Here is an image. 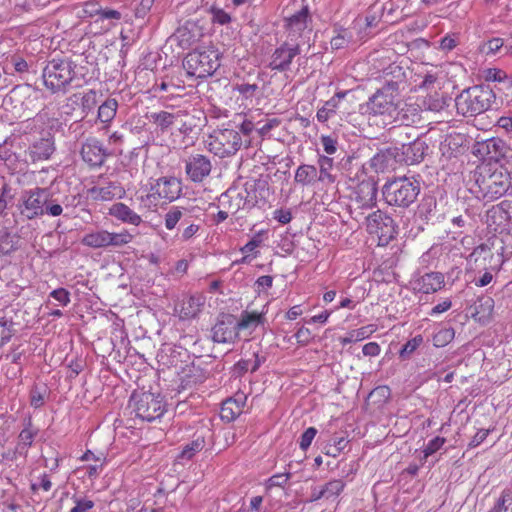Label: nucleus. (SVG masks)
<instances>
[{
	"mask_svg": "<svg viewBox=\"0 0 512 512\" xmlns=\"http://www.w3.org/2000/svg\"><path fill=\"white\" fill-rule=\"evenodd\" d=\"M446 65L435 66L423 76L417 87L418 106L421 109L439 112L447 106V94L444 85L448 76Z\"/></svg>",
	"mask_w": 512,
	"mask_h": 512,
	"instance_id": "1",
	"label": "nucleus"
},
{
	"mask_svg": "<svg viewBox=\"0 0 512 512\" xmlns=\"http://www.w3.org/2000/svg\"><path fill=\"white\" fill-rule=\"evenodd\" d=\"M475 182L482 199L490 202L507 193L511 187V175L502 165L494 170L485 166L480 168Z\"/></svg>",
	"mask_w": 512,
	"mask_h": 512,
	"instance_id": "2",
	"label": "nucleus"
},
{
	"mask_svg": "<svg viewBox=\"0 0 512 512\" xmlns=\"http://www.w3.org/2000/svg\"><path fill=\"white\" fill-rule=\"evenodd\" d=\"M495 100L492 89L484 85H475L464 89L456 98L457 113L464 117H473L489 109Z\"/></svg>",
	"mask_w": 512,
	"mask_h": 512,
	"instance_id": "3",
	"label": "nucleus"
},
{
	"mask_svg": "<svg viewBox=\"0 0 512 512\" xmlns=\"http://www.w3.org/2000/svg\"><path fill=\"white\" fill-rule=\"evenodd\" d=\"M76 65L69 59H52L42 71L45 88L52 93L64 91L75 77Z\"/></svg>",
	"mask_w": 512,
	"mask_h": 512,
	"instance_id": "4",
	"label": "nucleus"
},
{
	"mask_svg": "<svg viewBox=\"0 0 512 512\" xmlns=\"http://www.w3.org/2000/svg\"><path fill=\"white\" fill-rule=\"evenodd\" d=\"M183 66L189 76L206 78L220 66L219 52L212 46L196 49L187 54Z\"/></svg>",
	"mask_w": 512,
	"mask_h": 512,
	"instance_id": "5",
	"label": "nucleus"
},
{
	"mask_svg": "<svg viewBox=\"0 0 512 512\" xmlns=\"http://www.w3.org/2000/svg\"><path fill=\"white\" fill-rule=\"evenodd\" d=\"M419 192V183L407 177L393 179L383 186L385 201L398 207L410 206L417 199Z\"/></svg>",
	"mask_w": 512,
	"mask_h": 512,
	"instance_id": "6",
	"label": "nucleus"
},
{
	"mask_svg": "<svg viewBox=\"0 0 512 512\" xmlns=\"http://www.w3.org/2000/svg\"><path fill=\"white\" fill-rule=\"evenodd\" d=\"M283 14L288 37L292 40L302 37L306 30L311 32L309 26L312 17L305 0H291L283 9Z\"/></svg>",
	"mask_w": 512,
	"mask_h": 512,
	"instance_id": "7",
	"label": "nucleus"
},
{
	"mask_svg": "<svg viewBox=\"0 0 512 512\" xmlns=\"http://www.w3.org/2000/svg\"><path fill=\"white\" fill-rule=\"evenodd\" d=\"M130 407L137 418L147 422L161 418L166 411L163 397L151 392L133 393Z\"/></svg>",
	"mask_w": 512,
	"mask_h": 512,
	"instance_id": "8",
	"label": "nucleus"
},
{
	"mask_svg": "<svg viewBox=\"0 0 512 512\" xmlns=\"http://www.w3.org/2000/svg\"><path fill=\"white\" fill-rule=\"evenodd\" d=\"M253 195L251 191L246 188L244 192H237L236 190H227L220 197V203L228 208L232 213H236L240 209H251L259 203L256 192L259 191L260 200L264 201L266 194H268L267 184L259 181L252 185Z\"/></svg>",
	"mask_w": 512,
	"mask_h": 512,
	"instance_id": "9",
	"label": "nucleus"
},
{
	"mask_svg": "<svg viewBox=\"0 0 512 512\" xmlns=\"http://www.w3.org/2000/svg\"><path fill=\"white\" fill-rule=\"evenodd\" d=\"M251 130H212L206 144L215 155L223 158L235 154L242 145V135L248 136Z\"/></svg>",
	"mask_w": 512,
	"mask_h": 512,
	"instance_id": "10",
	"label": "nucleus"
},
{
	"mask_svg": "<svg viewBox=\"0 0 512 512\" xmlns=\"http://www.w3.org/2000/svg\"><path fill=\"white\" fill-rule=\"evenodd\" d=\"M181 191L180 180L175 177H162L151 184L149 191L142 195L140 199L146 207L157 206L160 200L169 202L176 200Z\"/></svg>",
	"mask_w": 512,
	"mask_h": 512,
	"instance_id": "11",
	"label": "nucleus"
},
{
	"mask_svg": "<svg viewBox=\"0 0 512 512\" xmlns=\"http://www.w3.org/2000/svg\"><path fill=\"white\" fill-rule=\"evenodd\" d=\"M133 238L134 236L126 229L120 232L98 229L86 233L81 239V243L92 249L117 248L129 244Z\"/></svg>",
	"mask_w": 512,
	"mask_h": 512,
	"instance_id": "12",
	"label": "nucleus"
},
{
	"mask_svg": "<svg viewBox=\"0 0 512 512\" xmlns=\"http://www.w3.org/2000/svg\"><path fill=\"white\" fill-rule=\"evenodd\" d=\"M398 97V83L393 81L388 82L369 98L366 104V111L374 115L389 113L396 107Z\"/></svg>",
	"mask_w": 512,
	"mask_h": 512,
	"instance_id": "13",
	"label": "nucleus"
},
{
	"mask_svg": "<svg viewBox=\"0 0 512 512\" xmlns=\"http://www.w3.org/2000/svg\"><path fill=\"white\" fill-rule=\"evenodd\" d=\"M51 197L47 188H33L25 190L20 198V213L31 220L45 214V204Z\"/></svg>",
	"mask_w": 512,
	"mask_h": 512,
	"instance_id": "14",
	"label": "nucleus"
},
{
	"mask_svg": "<svg viewBox=\"0 0 512 512\" xmlns=\"http://www.w3.org/2000/svg\"><path fill=\"white\" fill-rule=\"evenodd\" d=\"M473 154L483 160L499 163L511 157L512 150L502 139L491 137L477 141L473 148Z\"/></svg>",
	"mask_w": 512,
	"mask_h": 512,
	"instance_id": "15",
	"label": "nucleus"
},
{
	"mask_svg": "<svg viewBox=\"0 0 512 512\" xmlns=\"http://www.w3.org/2000/svg\"><path fill=\"white\" fill-rule=\"evenodd\" d=\"M356 176L358 182L355 186L350 184V187L354 188V201L360 208H372L376 205L377 199V186L373 179L367 178L363 169L358 168Z\"/></svg>",
	"mask_w": 512,
	"mask_h": 512,
	"instance_id": "16",
	"label": "nucleus"
},
{
	"mask_svg": "<svg viewBox=\"0 0 512 512\" xmlns=\"http://www.w3.org/2000/svg\"><path fill=\"white\" fill-rule=\"evenodd\" d=\"M367 229L369 233L375 234L382 244H387L397 234L394 220L380 210L367 217Z\"/></svg>",
	"mask_w": 512,
	"mask_h": 512,
	"instance_id": "17",
	"label": "nucleus"
},
{
	"mask_svg": "<svg viewBox=\"0 0 512 512\" xmlns=\"http://www.w3.org/2000/svg\"><path fill=\"white\" fill-rule=\"evenodd\" d=\"M299 54V44L289 45L288 43H284L273 52L269 67L272 70L286 71L289 69L292 60Z\"/></svg>",
	"mask_w": 512,
	"mask_h": 512,
	"instance_id": "18",
	"label": "nucleus"
},
{
	"mask_svg": "<svg viewBox=\"0 0 512 512\" xmlns=\"http://www.w3.org/2000/svg\"><path fill=\"white\" fill-rule=\"evenodd\" d=\"M410 283L414 291L430 294L441 290L444 286L445 280L442 273L429 272L413 279Z\"/></svg>",
	"mask_w": 512,
	"mask_h": 512,
	"instance_id": "19",
	"label": "nucleus"
},
{
	"mask_svg": "<svg viewBox=\"0 0 512 512\" xmlns=\"http://www.w3.org/2000/svg\"><path fill=\"white\" fill-rule=\"evenodd\" d=\"M211 168L210 160L200 154L189 157L185 166L186 173L193 182L203 181L210 174Z\"/></svg>",
	"mask_w": 512,
	"mask_h": 512,
	"instance_id": "20",
	"label": "nucleus"
},
{
	"mask_svg": "<svg viewBox=\"0 0 512 512\" xmlns=\"http://www.w3.org/2000/svg\"><path fill=\"white\" fill-rule=\"evenodd\" d=\"M247 397L244 393H237L226 399L221 406L220 417L223 421L232 422L240 416L246 405Z\"/></svg>",
	"mask_w": 512,
	"mask_h": 512,
	"instance_id": "21",
	"label": "nucleus"
},
{
	"mask_svg": "<svg viewBox=\"0 0 512 512\" xmlns=\"http://www.w3.org/2000/svg\"><path fill=\"white\" fill-rule=\"evenodd\" d=\"M212 340L217 343H232L238 336L237 326L231 317L218 321L211 330Z\"/></svg>",
	"mask_w": 512,
	"mask_h": 512,
	"instance_id": "22",
	"label": "nucleus"
},
{
	"mask_svg": "<svg viewBox=\"0 0 512 512\" xmlns=\"http://www.w3.org/2000/svg\"><path fill=\"white\" fill-rule=\"evenodd\" d=\"M19 248V237L12 234L7 228L0 230V268L8 263L12 254Z\"/></svg>",
	"mask_w": 512,
	"mask_h": 512,
	"instance_id": "23",
	"label": "nucleus"
},
{
	"mask_svg": "<svg viewBox=\"0 0 512 512\" xmlns=\"http://www.w3.org/2000/svg\"><path fill=\"white\" fill-rule=\"evenodd\" d=\"M108 214L125 224L138 226L142 223V217L122 202L112 204Z\"/></svg>",
	"mask_w": 512,
	"mask_h": 512,
	"instance_id": "24",
	"label": "nucleus"
},
{
	"mask_svg": "<svg viewBox=\"0 0 512 512\" xmlns=\"http://www.w3.org/2000/svg\"><path fill=\"white\" fill-rule=\"evenodd\" d=\"M123 194L122 187L114 182L104 186H94L88 190V197L94 201H110L116 197L120 198Z\"/></svg>",
	"mask_w": 512,
	"mask_h": 512,
	"instance_id": "25",
	"label": "nucleus"
},
{
	"mask_svg": "<svg viewBox=\"0 0 512 512\" xmlns=\"http://www.w3.org/2000/svg\"><path fill=\"white\" fill-rule=\"evenodd\" d=\"M205 299L202 295H192L184 299L180 304L179 317L191 319L196 317L204 305Z\"/></svg>",
	"mask_w": 512,
	"mask_h": 512,
	"instance_id": "26",
	"label": "nucleus"
},
{
	"mask_svg": "<svg viewBox=\"0 0 512 512\" xmlns=\"http://www.w3.org/2000/svg\"><path fill=\"white\" fill-rule=\"evenodd\" d=\"M206 436L203 434H197L194 438L187 443L177 456L179 461L191 460L198 452L202 451L206 446Z\"/></svg>",
	"mask_w": 512,
	"mask_h": 512,
	"instance_id": "27",
	"label": "nucleus"
},
{
	"mask_svg": "<svg viewBox=\"0 0 512 512\" xmlns=\"http://www.w3.org/2000/svg\"><path fill=\"white\" fill-rule=\"evenodd\" d=\"M37 429H34L31 420H28L25 427L21 430L18 436V443L16 445V453L26 455L28 448L32 445Z\"/></svg>",
	"mask_w": 512,
	"mask_h": 512,
	"instance_id": "28",
	"label": "nucleus"
},
{
	"mask_svg": "<svg viewBox=\"0 0 512 512\" xmlns=\"http://www.w3.org/2000/svg\"><path fill=\"white\" fill-rule=\"evenodd\" d=\"M346 92H338L331 99L325 102V104L317 111V119L320 123L324 124L336 114L338 101L344 98Z\"/></svg>",
	"mask_w": 512,
	"mask_h": 512,
	"instance_id": "29",
	"label": "nucleus"
},
{
	"mask_svg": "<svg viewBox=\"0 0 512 512\" xmlns=\"http://www.w3.org/2000/svg\"><path fill=\"white\" fill-rule=\"evenodd\" d=\"M188 216H190L188 208L172 206L164 216L165 227L173 230L181 220L186 221Z\"/></svg>",
	"mask_w": 512,
	"mask_h": 512,
	"instance_id": "30",
	"label": "nucleus"
},
{
	"mask_svg": "<svg viewBox=\"0 0 512 512\" xmlns=\"http://www.w3.org/2000/svg\"><path fill=\"white\" fill-rule=\"evenodd\" d=\"M317 177L318 171L315 166L303 164L297 168L294 179L295 182L306 186L316 181Z\"/></svg>",
	"mask_w": 512,
	"mask_h": 512,
	"instance_id": "31",
	"label": "nucleus"
},
{
	"mask_svg": "<svg viewBox=\"0 0 512 512\" xmlns=\"http://www.w3.org/2000/svg\"><path fill=\"white\" fill-rule=\"evenodd\" d=\"M263 314L258 312H243L239 322L235 323L238 332L245 329H255L263 323Z\"/></svg>",
	"mask_w": 512,
	"mask_h": 512,
	"instance_id": "32",
	"label": "nucleus"
},
{
	"mask_svg": "<svg viewBox=\"0 0 512 512\" xmlns=\"http://www.w3.org/2000/svg\"><path fill=\"white\" fill-rule=\"evenodd\" d=\"M82 157L85 162L92 166H99L102 164L104 156L101 149L94 144H85L81 151Z\"/></svg>",
	"mask_w": 512,
	"mask_h": 512,
	"instance_id": "33",
	"label": "nucleus"
},
{
	"mask_svg": "<svg viewBox=\"0 0 512 512\" xmlns=\"http://www.w3.org/2000/svg\"><path fill=\"white\" fill-rule=\"evenodd\" d=\"M493 310L494 300L491 297H483L480 298L475 305L474 316L477 317L479 321L485 322L492 316Z\"/></svg>",
	"mask_w": 512,
	"mask_h": 512,
	"instance_id": "34",
	"label": "nucleus"
},
{
	"mask_svg": "<svg viewBox=\"0 0 512 512\" xmlns=\"http://www.w3.org/2000/svg\"><path fill=\"white\" fill-rule=\"evenodd\" d=\"M118 103L115 99H107L102 105L98 108V119L102 123L111 122L117 112Z\"/></svg>",
	"mask_w": 512,
	"mask_h": 512,
	"instance_id": "35",
	"label": "nucleus"
},
{
	"mask_svg": "<svg viewBox=\"0 0 512 512\" xmlns=\"http://www.w3.org/2000/svg\"><path fill=\"white\" fill-rule=\"evenodd\" d=\"M319 164V175L317 179L321 182L333 183L335 181L334 176L330 173L333 167V159L327 156H321L318 160Z\"/></svg>",
	"mask_w": 512,
	"mask_h": 512,
	"instance_id": "36",
	"label": "nucleus"
},
{
	"mask_svg": "<svg viewBox=\"0 0 512 512\" xmlns=\"http://www.w3.org/2000/svg\"><path fill=\"white\" fill-rule=\"evenodd\" d=\"M14 333L15 328L12 319L0 315V347L7 343Z\"/></svg>",
	"mask_w": 512,
	"mask_h": 512,
	"instance_id": "37",
	"label": "nucleus"
},
{
	"mask_svg": "<svg viewBox=\"0 0 512 512\" xmlns=\"http://www.w3.org/2000/svg\"><path fill=\"white\" fill-rule=\"evenodd\" d=\"M455 336L453 328H442L433 335V345L435 347H445L448 345Z\"/></svg>",
	"mask_w": 512,
	"mask_h": 512,
	"instance_id": "38",
	"label": "nucleus"
},
{
	"mask_svg": "<svg viewBox=\"0 0 512 512\" xmlns=\"http://www.w3.org/2000/svg\"><path fill=\"white\" fill-rule=\"evenodd\" d=\"M175 115L166 111L158 113H151L148 118L152 124L160 126L161 128H167L174 124Z\"/></svg>",
	"mask_w": 512,
	"mask_h": 512,
	"instance_id": "39",
	"label": "nucleus"
},
{
	"mask_svg": "<svg viewBox=\"0 0 512 512\" xmlns=\"http://www.w3.org/2000/svg\"><path fill=\"white\" fill-rule=\"evenodd\" d=\"M352 41V34L348 29H340L337 34L331 39V47L333 49H342L349 45Z\"/></svg>",
	"mask_w": 512,
	"mask_h": 512,
	"instance_id": "40",
	"label": "nucleus"
},
{
	"mask_svg": "<svg viewBox=\"0 0 512 512\" xmlns=\"http://www.w3.org/2000/svg\"><path fill=\"white\" fill-rule=\"evenodd\" d=\"M345 488V482L341 479H333L323 486L325 498H336Z\"/></svg>",
	"mask_w": 512,
	"mask_h": 512,
	"instance_id": "41",
	"label": "nucleus"
},
{
	"mask_svg": "<svg viewBox=\"0 0 512 512\" xmlns=\"http://www.w3.org/2000/svg\"><path fill=\"white\" fill-rule=\"evenodd\" d=\"M423 343V337L421 335H416L402 347L399 351V356L402 359H408L415 350Z\"/></svg>",
	"mask_w": 512,
	"mask_h": 512,
	"instance_id": "42",
	"label": "nucleus"
},
{
	"mask_svg": "<svg viewBox=\"0 0 512 512\" xmlns=\"http://www.w3.org/2000/svg\"><path fill=\"white\" fill-rule=\"evenodd\" d=\"M466 142H467L466 135L463 133H457V132H454L453 134H450L449 136H447L444 141L445 145H447L453 151H456L457 149L466 145Z\"/></svg>",
	"mask_w": 512,
	"mask_h": 512,
	"instance_id": "43",
	"label": "nucleus"
},
{
	"mask_svg": "<svg viewBox=\"0 0 512 512\" xmlns=\"http://www.w3.org/2000/svg\"><path fill=\"white\" fill-rule=\"evenodd\" d=\"M72 500L75 505L71 508L70 512H88L95 505L92 500L85 497L74 496Z\"/></svg>",
	"mask_w": 512,
	"mask_h": 512,
	"instance_id": "44",
	"label": "nucleus"
},
{
	"mask_svg": "<svg viewBox=\"0 0 512 512\" xmlns=\"http://www.w3.org/2000/svg\"><path fill=\"white\" fill-rule=\"evenodd\" d=\"M101 5L97 0H88L82 4V14L85 17L99 16Z\"/></svg>",
	"mask_w": 512,
	"mask_h": 512,
	"instance_id": "45",
	"label": "nucleus"
},
{
	"mask_svg": "<svg viewBox=\"0 0 512 512\" xmlns=\"http://www.w3.org/2000/svg\"><path fill=\"white\" fill-rule=\"evenodd\" d=\"M483 77L487 82H502L507 78V74L498 68H488L484 70Z\"/></svg>",
	"mask_w": 512,
	"mask_h": 512,
	"instance_id": "46",
	"label": "nucleus"
},
{
	"mask_svg": "<svg viewBox=\"0 0 512 512\" xmlns=\"http://www.w3.org/2000/svg\"><path fill=\"white\" fill-rule=\"evenodd\" d=\"M212 22L219 25H227L231 22L232 18L229 13L221 8H211Z\"/></svg>",
	"mask_w": 512,
	"mask_h": 512,
	"instance_id": "47",
	"label": "nucleus"
},
{
	"mask_svg": "<svg viewBox=\"0 0 512 512\" xmlns=\"http://www.w3.org/2000/svg\"><path fill=\"white\" fill-rule=\"evenodd\" d=\"M376 330V325L369 324L358 329L352 330L351 333L352 337L354 336V339H356V341L359 342L369 338Z\"/></svg>",
	"mask_w": 512,
	"mask_h": 512,
	"instance_id": "48",
	"label": "nucleus"
},
{
	"mask_svg": "<svg viewBox=\"0 0 512 512\" xmlns=\"http://www.w3.org/2000/svg\"><path fill=\"white\" fill-rule=\"evenodd\" d=\"M446 442L445 438L443 437H435L432 440H430L425 448L423 449L424 458H428L430 455L437 452Z\"/></svg>",
	"mask_w": 512,
	"mask_h": 512,
	"instance_id": "49",
	"label": "nucleus"
},
{
	"mask_svg": "<svg viewBox=\"0 0 512 512\" xmlns=\"http://www.w3.org/2000/svg\"><path fill=\"white\" fill-rule=\"evenodd\" d=\"M35 153L44 158H48L54 151L53 143L49 139H42L34 145Z\"/></svg>",
	"mask_w": 512,
	"mask_h": 512,
	"instance_id": "50",
	"label": "nucleus"
},
{
	"mask_svg": "<svg viewBox=\"0 0 512 512\" xmlns=\"http://www.w3.org/2000/svg\"><path fill=\"white\" fill-rule=\"evenodd\" d=\"M316 434H317V429L314 427H309L303 432V434L300 437V441H299V446L303 451H306L310 447Z\"/></svg>",
	"mask_w": 512,
	"mask_h": 512,
	"instance_id": "51",
	"label": "nucleus"
},
{
	"mask_svg": "<svg viewBox=\"0 0 512 512\" xmlns=\"http://www.w3.org/2000/svg\"><path fill=\"white\" fill-rule=\"evenodd\" d=\"M105 457L101 454L95 458V464L88 465L86 474L89 478H96L103 469Z\"/></svg>",
	"mask_w": 512,
	"mask_h": 512,
	"instance_id": "52",
	"label": "nucleus"
},
{
	"mask_svg": "<svg viewBox=\"0 0 512 512\" xmlns=\"http://www.w3.org/2000/svg\"><path fill=\"white\" fill-rule=\"evenodd\" d=\"M49 296L58 301L63 306H67L70 303V293L65 288L55 289L50 292Z\"/></svg>",
	"mask_w": 512,
	"mask_h": 512,
	"instance_id": "53",
	"label": "nucleus"
},
{
	"mask_svg": "<svg viewBox=\"0 0 512 512\" xmlns=\"http://www.w3.org/2000/svg\"><path fill=\"white\" fill-rule=\"evenodd\" d=\"M290 476H291L290 473L275 474V475L271 476L267 482L268 488L284 487V485L290 479Z\"/></svg>",
	"mask_w": 512,
	"mask_h": 512,
	"instance_id": "54",
	"label": "nucleus"
},
{
	"mask_svg": "<svg viewBox=\"0 0 512 512\" xmlns=\"http://www.w3.org/2000/svg\"><path fill=\"white\" fill-rule=\"evenodd\" d=\"M321 144L327 154H334L337 151V140L331 136H322Z\"/></svg>",
	"mask_w": 512,
	"mask_h": 512,
	"instance_id": "55",
	"label": "nucleus"
},
{
	"mask_svg": "<svg viewBox=\"0 0 512 512\" xmlns=\"http://www.w3.org/2000/svg\"><path fill=\"white\" fill-rule=\"evenodd\" d=\"M362 352L365 356L376 357L380 354L381 348L376 342H369L362 348Z\"/></svg>",
	"mask_w": 512,
	"mask_h": 512,
	"instance_id": "56",
	"label": "nucleus"
},
{
	"mask_svg": "<svg viewBox=\"0 0 512 512\" xmlns=\"http://www.w3.org/2000/svg\"><path fill=\"white\" fill-rule=\"evenodd\" d=\"M63 212V208L60 204L54 203L48 199L47 204H45V213L56 217L61 215Z\"/></svg>",
	"mask_w": 512,
	"mask_h": 512,
	"instance_id": "57",
	"label": "nucleus"
},
{
	"mask_svg": "<svg viewBox=\"0 0 512 512\" xmlns=\"http://www.w3.org/2000/svg\"><path fill=\"white\" fill-rule=\"evenodd\" d=\"M12 63H13L15 71L18 73L27 72L29 69V65H28L27 61L20 56H13Z\"/></svg>",
	"mask_w": 512,
	"mask_h": 512,
	"instance_id": "58",
	"label": "nucleus"
},
{
	"mask_svg": "<svg viewBox=\"0 0 512 512\" xmlns=\"http://www.w3.org/2000/svg\"><path fill=\"white\" fill-rule=\"evenodd\" d=\"M489 434L488 429H481L479 430L472 438V440L469 443V447L475 448L479 446L481 443L484 442V440L487 438Z\"/></svg>",
	"mask_w": 512,
	"mask_h": 512,
	"instance_id": "59",
	"label": "nucleus"
},
{
	"mask_svg": "<svg viewBox=\"0 0 512 512\" xmlns=\"http://www.w3.org/2000/svg\"><path fill=\"white\" fill-rule=\"evenodd\" d=\"M99 18L101 20L110 19V20H120L121 13L115 9L101 8V12L99 13Z\"/></svg>",
	"mask_w": 512,
	"mask_h": 512,
	"instance_id": "60",
	"label": "nucleus"
},
{
	"mask_svg": "<svg viewBox=\"0 0 512 512\" xmlns=\"http://www.w3.org/2000/svg\"><path fill=\"white\" fill-rule=\"evenodd\" d=\"M274 219L282 224H287L292 219V214L289 210L278 209L274 211Z\"/></svg>",
	"mask_w": 512,
	"mask_h": 512,
	"instance_id": "61",
	"label": "nucleus"
},
{
	"mask_svg": "<svg viewBox=\"0 0 512 512\" xmlns=\"http://www.w3.org/2000/svg\"><path fill=\"white\" fill-rule=\"evenodd\" d=\"M310 335L311 333L308 328L301 327L295 333V338L299 344L305 345L309 342Z\"/></svg>",
	"mask_w": 512,
	"mask_h": 512,
	"instance_id": "62",
	"label": "nucleus"
},
{
	"mask_svg": "<svg viewBox=\"0 0 512 512\" xmlns=\"http://www.w3.org/2000/svg\"><path fill=\"white\" fill-rule=\"evenodd\" d=\"M452 307V302L449 299H445L441 303L434 306L430 312L431 316L444 313Z\"/></svg>",
	"mask_w": 512,
	"mask_h": 512,
	"instance_id": "63",
	"label": "nucleus"
},
{
	"mask_svg": "<svg viewBox=\"0 0 512 512\" xmlns=\"http://www.w3.org/2000/svg\"><path fill=\"white\" fill-rule=\"evenodd\" d=\"M261 244V239L258 236L253 237L249 242H247L240 250L242 253H250L253 252L257 247Z\"/></svg>",
	"mask_w": 512,
	"mask_h": 512,
	"instance_id": "64",
	"label": "nucleus"
}]
</instances>
